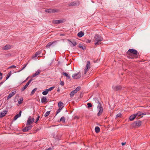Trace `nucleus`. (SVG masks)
<instances>
[{
    "instance_id": "obj_1",
    "label": "nucleus",
    "mask_w": 150,
    "mask_h": 150,
    "mask_svg": "<svg viewBox=\"0 0 150 150\" xmlns=\"http://www.w3.org/2000/svg\"><path fill=\"white\" fill-rule=\"evenodd\" d=\"M93 100L96 103L98 104L97 107V110L98 111L97 115L98 116H100L101 115L103 110V108L101 106V105L100 103V99L97 98H93Z\"/></svg>"
},
{
    "instance_id": "obj_2",
    "label": "nucleus",
    "mask_w": 150,
    "mask_h": 150,
    "mask_svg": "<svg viewBox=\"0 0 150 150\" xmlns=\"http://www.w3.org/2000/svg\"><path fill=\"white\" fill-rule=\"evenodd\" d=\"M94 44L96 45H98L101 43V42L103 40V38L99 35H96L94 37Z\"/></svg>"
},
{
    "instance_id": "obj_3",
    "label": "nucleus",
    "mask_w": 150,
    "mask_h": 150,
    "mask_svg": "<svg viewBox=\"0 0 150 150\" xmlns=\"http://www.w3.org/2000/svg\"><path fill=\"white\" fill-rule=\"evenodd\" d=\"M127 53L129 54H133L134 55V56L132 58H138L139 55V53L137 51L133 48L129 49L127 52ZM131 58H132L131 57Z\"/></svg>"
},
{
    "instance_id": "obj_4",
    "label": "nucleus",
    "mask_w": 150,
    "mask_h": 150,
    "mask_svg": "<svg viewBox=\"0 0 150 150\" xmlns=\"http://www.w3.org/2000/svg\"><path fill=\"white\" fill-rule=\"evenodd\" d=\"M142 124V122L140 120H137L135 121L132 124L133 127H138L140 126Z\"/></svg>"
},
{
    "instance_id": "obj_5",
    "label": "nucleus",
    "mask_w": 150,
    "mask_h": 150,
    "mask_svg": "<svg viewBox=\"0 0 150 150\" xmlns=\"http://www.w3.org/2000/svg\"><path fill=\"white\" fill-rule=\"evenodd\" d=\"M59 11V10L57 9H49L45 10V11L49 13H54L57 12Z\"/></svg>"
},
{
    "instance_id": "obj_6",
    "label": "nucleus",
    "mask_w": 150,
    "mask_h": 150,
    "mask_svg": "<svg viewBox=\"0 0 150 150\" xmlns=\"http://www.w3.org/2000/svg\"><path fill=\"white\" fill-rule=\"evenodd\" d=\"M61 136V134H59L57 132H56L54 133L53 137L58 140H60Z\"/></svg>"
},
{
    "instance_id": "obj_7",
    "label": "nucleus",
    "mask_w": 150,
    "mask_h": 150,
    "mask_svg": "<svg viewBox=\"0 0 150 150\" xmlns=\"http://www.w3.org/2000/svg\"><path fill=\"white\" fill-rule=\"evenodd\" d=\"M34 121V118L33 117L31 118L30 116H29L28 118L26 125H30L32 124Z\"/></svg>"
},
{
    "instance_id": "obj_8",
    "label": "nucleus",
    "mask_w": 150,
    "mask_h": 150,
    "mask_svg": "<svg viewBox=\"0 0 150 150\" xmlns=\"http://www.w3.org/2000/svg\"><path fill=\"white\" fill-rule=\"evenodd\" d=\"M79 2L78 1H76L71 2L68 5L69 6H79Z\"/></svg>"
},
{
    "instance_id": "obj_9",
    "label": "nucleus",
    "mask_w": 150,
    "mask_h": 150,
    "mask_svg": "<svg viewBox=\"0 0 150 150\" xmlns=\"http://www.w3.org/2000/svg\"><path fill=\"white\" fill-rule=\"evenodd\" d=\"M32 79H31L30 80H29L28 82L26 84V85L22 88H21V91H24L25 89H26V88L29 85L31 81H32Z\"/></svg>"
},
{
    "instance_id": "obj_10",
    "label": "nucleus",
    "mask_w": 150,
    "mask_h": 150,
    "mask_svg": "<svg viewBox=\"0 0 150 150\" xmlns=\"http://www.w3.org/2000/svg\"><path fill=\"white\" fill-rule=\"evenodd\" d=\"M72 77L74 79H78L81 77V74L80 72L78 73L74 74L72 75Z\"/></svg>"
},
{
    "instance_id": "obj_11",
    "label": "nucleus",
    "mask_w": 150,
    "mask_h": 150,
    "mask_svg": "<svg viewBox=\"0 0 150 150\" xmlns=\"http://www.w3.org/2000/svg\"><path fill=\"white\" fill-rule=\"evenodd\" d=\"M64 22V20H59L53 21V23L55 24H58L60 23H63Z\"/></svg>"
},
{
    "instance_id": "obj_12",
    "label": "nucleus",
    "mask_w": 150,
    "mask_h": 150,
    "mask_svg": "<svg viewBox=\"0 0 150 150\" xmlns=\"http://www.w3.org/2000/svg\"><path fill=\"white\" fill-rule=\"evenodd\" d=\"M55 42H51L48 43L46 45L45 47L46 48L48 49L50 48V47L52 46H54V44Z\"/></svg>"
},
{
    "instance_id": "obj_13",
    "label": "nucleus",
    "mask_w": 150,
    "mask_h": 150,
    "mask_svg": "<svg viewBox=\"0 0 150 150\" xmlns=\"http://www.w3.org/2000/svg\"><path fill=\"white\" fill-rule=\"evenodd\" d=\"M16 93V91H13L10 93L8 96L7 99L9 100L10 98L15 95Z\"/></svg>"
},
{
    "instance_id": "obj_14",
    "label": "nucleus",
    "mask_w": 150,
    "mask_h": 150,
    "mask_svg": "<svg viewBox=\"0 0 150 150\" xmlns=\"http://www.w3.org/2000/svg\"><path fill=\"white\" fill-rule=\"evenodd\" d=\"M112 88L114 91H115L121 90L122 88V87L120 86H112Z\"/></svg>"
},
{
    "instance_id": "obj_15",
    "label": "nucleus",
    "mask_w": 150,
    "mask_h": 150,
    "mask_svg": "<svg viewBox=\"0 0 150 150\" xmlns=\"http://www.w3.org/2000/svg\"><path fill=\"white\" fill-rule=\"evenodd\" d=\"M33 126L32 125H29L24 128L23 129V131H28L30 130L32 128Z\"/></svg>"
},
{
    "instance_id": "obj_16",
    "label": "nucleus",
    "mask_w": 150,
    "mask_h": 150,
    "mask_svg": "<svg viewBox=\"0 0 150 150\" xmlns=\"http://www.w3.org/2000/svg\"><path fill=\"white\" fill-rule=\"evenodd\" d=\"M135 117H137V113L136 114H134L133 115H131L130 117L129 118V119L130 121H132L134 120Z\"/></svg>"
},
{
    "instance_id": "obj_17",
    "label": "nucleus",
    "mask_w": 150,
    "mask_h": 150,
    "mask_svg": "<svg viewBox=\"0 0 150 150\" xmlns=\"http://www.w3.org/2000/svg\"><path fill=\"white\" fill-rule=\"evenodd\" d=\"M7 111L6 110H4L0 113V117H2L5 116L7 113Z\"/></svg>"
},
{
    "instance_id": "obj_18",
    "label": "nucleus",
    "mask_w": 150,
    "mask_h": 150,
    "mask_svg": "<svg viewBox=\"0 0 150 150\" xmlns=\"http://www.w3.org/2000/svg\"><path fill=\"white\" fill-rule=\"evenodd\" d=\"M22 111L20 110L18 114H16L14 117L13 120H16L17 118L20 117L21 115Z\"/></svg>"
},
{
    "instance_id": "obj_19",
    "label": "nucleus",
    "mask_w": 150,
    "mask_h": 150,
    "mask_svg": "<svg viewBox=\"0 0 150 150\" xmlns=\"http://www.w3.org/2000/svg\"><path fill=\"white\" fill-rule=\"evenodd\" d=\"M40 70L39 69H38L34 74L32 75V77L33 78L35 77L36 76L38 75L40 73Z\"/></svg>"
},
{
    "instance_id": "obj_20",
    "label": "nucleus",
    "mask_w": 150,
    "mask_h": 150,
    "mask_svg": "<svg viewBox=\"0 0 150 150\" xmlns=\"http://www.w3.org/2000/svg\"><path fill=\"white\" fill-rule=\"evenodd\" d=\"M146 113H143L140 112H138L137 113V117H139L141 116L142 115H146Z\"/></svg>"
},
{
    "instance_id": "obj_21",
    "label": "nucleus",
    "mask_w": 150,
    "mask_h": 150,
    "mask_svg": "<svg viewBox=\"0 0 150 150\" xmlns=\"http://www.w3.org/2000/svg\"><path fill=\"white\" fill-rule=\"evenodd\" d=\"M84 35V33L82 31H80L77 34V35L79 38H81Z\"/></svg>"
},
{
    "instance_id": "obj_22",
    "label": "nucleus",
    "mask_w": 150,
    "mask_h": 150,
    "mask_svg": "<svg viewBox=\"0 0 150 150\" xmlns=\"http://www.w3.org/2000/svg\"><path fill=\"white\" fill-rule=\"evenodd\" d=\"M11 48V46L10 45H7L4 46L3 47V49L4 50H7Z\"/></svg>"
},
{
    "instance_id": "obj_23",
    "label": "nucleus",
    "mask_w": 150,
    "mask_h": 150,
    "mask_svg": "<svg viewBox=\"0 0 150 150\" xmlns=\"http://www.w3.org/2000/svg\"><path fill=\"white\" fill-rule=\"evenodd\" d=\"M76 93V91H75L74 90L71 92L70 94V97L71 98H72L74 96V95Z\"/></svg>"
},
{
    "instance_id": "obj_24",
    "label": "nucleus",
    "mask_w": 150,
    "mask_h": 150,
    "mask_svg": "<svg viewBox=\"0 0 150 150\" xmlns=\"http://www.w3.org/2000/svg\"><path fill=\"white\" fill-rule=\"evenodd\" d=\"M47 100V99L45 97H43L41 99V101L42 103H45Z\"/></svg>"
},
{
    "instance_id": "obj_25",
    "label": "nucleus",
    "mask_w": 150,
    "mask_h": 150,
    "mask_svg": "<svg viewBox=\"0 0 150 150\" xmlns=\"http://www.w3.org/2000/svg\"><path fill=\"white\" fill-rule=\"evenodd\" d=\"M62 74L64 75L68 79H69L70 78V76L67 73L64 72L62 73Z\"/></svg>"
},
{
    "instance_id": "obj_26",
    "label": "nucleus",
    "mask_w": 150,
    "mask_h": 150,
    "mask_svg": "<svg viewBox=\"0 0 150 150\" xmlns=\"http://www.w3.org/2000/svg\"><path fill=\"white\" fill-rule=\"evenodd\" d=\"M64 106H62L61 108H59L58 109L56 112V114L55 115V116L57 115L59 113L61 110L62 108H63Z\"/></svg>"
},
{
    "instance_id": "obj_27",
    "label": "nucleus",
    "mask_w": 150,
    "mask_h": 150,
    "mask_svg": "<svg viewBox=\"0 0 150 150\" xmlns=\"http://www.w3.org/2000/svg\"><path fill=\"white\" fill-rule=\"evenodd\" d=\"M68 41H69L72 44V46L73 47L77 45L76 42L74 41H73V42L69 40H68ZM71 47L72 46L71 45Z\"/></svg>"
},
{
    "instance_id": "obj_28",
    "label": "nucleus",
    "mask_w": 150,
    "mask_h": 150,
    "mask_svg": "<svg viewBox=\"0 0 150 150\" xmlns=\"http://www.w3.org/2000/svg\"><path fill=\"white\" fill-rule=\"evenodd\" d=\"M63 103L61 101H60L58 103V106L59 108H61L63 106Z\"/></svg>"
},
{
    "instance_id": "obj_29",
    "label": "nucleus",
    "mask_w": 150,
    "mask_h": 150,
    "mask_svg": "<svg viewBox=\"0 0 150 150\" xmlns=\"http://www.w3.org/2000/svg\"><path fill=\"white\" fill-rule=\"evenodd\" d=\"M90 62L89 61H87V62L86 67L89 69L90 68Z\"/></svg>"
},
{
    "instance_id": "obj_30",
    "label": "nucleus",
    "mask_w": 150,
    "mask_h": 150,
    "mask_svg": "<svg viewBox=\"0 0 150 150\" xmlns=\"http://www.w3.org/2000/svg\"><path fill=\"white\" fill-rule=\"evenodd\" d=\"M37 88H34L31 91V94H30V95H33L34 94L35 91L37 90Z\"/></svg>"
},
{
    "instance_id": "obj_31",
    "label": "nucleus",
    "mask_w": 150,
    "mask_h": 150,
    "mask_svg": "<svg viewBox=\"0 0 150 150\" xmlns=\"http://www.w3.org/2000/svg\"><path fill=\"white\" fill-rule=\"evenodd\" d=\"M60 121H62L63 123H64L65 122V118L64 117H62L60 118Z\"/></svg>"
},
{
    "instance_id": "obj_32",
    "label": "nucleus",
    "mask_w": 150,
    "mask_h": 150,
    "mask_svg": "<svg viewBox=\"0 0 150 150\" xmlns=\"http://www.w3.org/2000/svg\"><path fill=\"white\" fill-rule=\"evenodd\" d=\"M48 93V91L47 90V89L45 90L42 92V94L44 95H46Z\"/></svg>"
},
{
    "instance_id": "obj_33",
    "label": "nucleus",
    "mask_w": 150,
    "mask_h": 150,
    "mask_svg": "<svg viewBox=\"0 0 150 150\" xmlns=\"http://www.w3.org/2000/svg\"><path fill=\"white\" fill-rule=\"evenodd\" d=\"M23 99L22 98H20L18 101V103L19 104H21L23 102Z\"/></svg>"
},
{
    "instance_id": "obj_34",
    "label": "nucleus",
    "mask_w": 150,
    "mask_h": 150,
    "mask_svg": "<svg viewBox=\"0 0 150 150\" xmlns=\"http://www.w3.org/2000/svg\"><path fill=\"white\" fill-rule=\"evenodd\" d=\"M79 47L80 48H81L82 50H85L86 49V48L85 47H83L81 45V44L79 45Z\"/></svg>"
},
{
    "instance_id": "obj_35",
    "label": "nucleus",
    "mask_w": 150,
    "mask_h": 150,
    "mask_svg": "<svg viewBox=\"0 0 150 150\" xmlns=\"http://www.w3.org/2000/svg\"><path fill=\"white\" fill-rule=\"evenodd\" d=\"M50 111H48L46 112L45 114L44 115L45 117H47L48 116L49 114L50 113Z\"/></svg>"
},
{
    "instance_id": "obj_36",
    "label": "nucleus",
    "mask_w": 150,
    "mask_h": 150,
    "mask_svg": "<svg viewBox=\"0 0 150 150\" xmlns=\"http://www.w3.org/2000/svg\"><path fill=\"white\" fill-rule=\"evenodd\" d=\"M95 131H100V129L99 127L96 126L95 128Z\"/></svg>"
},
{
    "instance_id": "obj_37",
    "label": "nucleus",
    "mask_w": 150,
    "mask_h": 150,
    "mask_svg": "<svg viewBox=\"0 0 150 150\" xmlns=\"http://www.w3.org/2000/svg\"><path fill=\"white\" fill-rule=\"evenodd\" d=\"M81 88L80 87L78 86L76 88V89L74 90L77 93L78 91L80 90Z\"/></svg>"
},
{
    "instance_id": "obj_38",
    "label": "nucleus",
    "mask_w": 150,
    "mask_h": 150,
    "mask_svg": "<svg viewBox=\"0 0 150 150\" xmlns=\"http://www.w3.org/2000/svg\"><path fill=\"white\" fill-rule=\"evenodd\" d=\"M27 64H28V63L26 64H25L24 65V67H22L21 69L19 71H18V72H20L22 70H23V69H24L25 67L27 65Z\"/></svg>"
},
{
    "instance_id": "obj_39",
    "label": "nucleus",
    "mask_w": 150,
    "mask_h": 150,
    "mask_svg": "<svg viewBox=\"0 0 150 150\" xmlns=\"http://www.w3.org/2000/svg\"><path fill=\"white\" fill-rule=\"evenodd\" d=\"M88 108H90L92 106V105L91 103H87Z\"/></svg>"
},
{
    "instance_id": "obj_40",
    "label": "nucleus",
    "mask_w": 150,
    "mask_h": 150,
    "mask_svg": "<svg viewBox=\"0 0 150 150\" xmlns=\"http://www.w3.org/2000/svg\"><path fill=\"white\" fill-rule=\"evenodd\" d=\"M54 86L51 87L50 88H49L47 89V90L48 91H51L54 88Z\"/></svg>"
},
{
    "instance_id": "obj_41",
    "label": "nucleus",
    "mask_w": 150,
    "mask_h": 150,
    "mask_svg": "<svg viewBox=\"0 0 150 150\" xmlns=\"http://www.w3.org/2000/svg\"><path fill=\"white\" fill-rule=\"evenodd\" d=\"M89 69L87 68L86 67L84 69V74H86L87 72L88 71Z\"/></svg>"
},
{
    "instance_id": "obj_42",
    "label": "nucleus",
    "mask_w": 150,
    "mask_h": 150,
    "mask_svg": "<svg viewBox=\"0 0 150 150\" xmlns=\"http://www.w3.org/2000/svg\"><path fill=\"white\" fill-rule=\"evenodd\" d=\"M121 113H119L116 116V118H117V117H121Z\"/></svg>"
},
{
    "instance_id": "obj_43",
    "label": "nucleus",
    "mask_w": 150,
    "mask_h": 150,
    "mask_svg": "<svg viewBox=\"0 0 150 150\" xmlns=\"http://www.w3.org/2000/svg\"><path fill=\"white\" fill-rule=\"evenodd\" d=\"M16 67V66L15 65H12V66L9 67L8 68V69H10V68H15Z\"/></svg>"
},
{
    "instance_id": "obj_44",
    "label": "nucleus",
    "mask_w": 150,
    "mask_h": 150,
    "mask_svg": "<svg viewBox=\"0 0 150 150\" xmlns=\"http://www.w3.org/2000/svg\"><path fill=\"white\" fill-rule=\"evenodd\" d=\"M40 116L38 115L37 118L36 119L35 123H36L38 121V120L40 118Z\"/></svg>"
},
{
    "instance_id": "obj_45",
    "label": "nucleus",
    "mask_w": 150,
    "mask_h": 150,
    "mask_svg": "<svg viewBox=\"0 0 150 150\" xmlns=\"http://www.w3.org/2000/svg\"><path fill=\"white\" fill-rule=\"evenodd\" d=\"M10 76L11 75H10V74H8L7 75L6 78V80L8 79Z\"/></svg>"
},
{
    "instance_id": "obj_46",
    "label": "nucleus",
    "mask_w": 150,
    "mask_h": 150,
    "mask_svg": "<svg viewBox=\"0 0 150 150\" xmlns=\"http://www.w3.org/2000/svg\"><path fill=\"white\" fill-rule=\"evenodd\" d=\"M37 56L36 54H34L32 57V59H34Z\"/></svg>"
},
{
    "instance_id": "obj_47",
    "label": "nucleus",
    "mask_w": 150,
    "mask_h": 150,
    "mask_svg": "<svg viewBox=\"0 0 150 150\" xmlns=\"http://www.w3.org/2000/svg\"><path fill=\"white\" fill-rule=\"evenodd\" d=\"M64 81H62L60 82V84L61 86H63L64 85Z\"/></svg>"
},
{
    "instance_id": "obj_48",
    "label": "nucleus",
    "mask_w": 150,
    "mask_h": 150,
    "mask_svg": "<svg viewBox=\"0 0 150 150\" xmlns=\"http://www.w3.org/2000/svg\"><path fill=\"white\" fill-rule=\"evenodd\" d=\"M40 52H36L35 53V54H36V55H37L38 56V55L40 54Z\"/></svg>"
},
{
    "instance_id": "obj_49",
    "label": "nucleus",
    "mask_w": 150,
    "mask_h": 150,
    "mask_svg": "<svg viewBox=\"0 0 150 150\" xmlns=\"http://www.w3.org/2000/svg\"><path fill=\"white\" fill-rule=\"evenodd\" d=\"M45 150H52V149L51 147H49L48 149H46Z\"/></svg>"
},
{
    "instance_id": "obj_50",
    "label": "nucleus",
    "mask_w": 150,
    "mask_h": 150,
    "mask_svg": "<svg viewBox=\"0 0 150 150\" xmlns=\"http://www.w3.org/2000/svg\"><path fill=\"white\" fill-rule=\"evenodd\" d=\"M126 144V142H122V146H124V145L125 144Z\"/></svg>"
},
{
    "instance_id": "obj_51",
    "label": "nucleus",
    "mask_w": 150,
    "mask_h": 150,
    "mask_svg": "<svg viewBox=\"0 0 150 150\" xmlns=\"http://www.w3.org/2000/svg\"><path fill=\"white\" fill-rule=\"evenodd\" d=\"M8 74H10V75L11 76V71H10L9 72Z\"/></svg>"
},
{
    "instance_id": "obj_52",
    "label": "nucleus",
    "mask_w": 150,
    "mask_h": 150,
    "mask_svg": "<svg viewBox=\"0 0 150 150\" xmlns=\"http://www.w3.org/2000/svg\"><path fill=\"white\" fill-rule=\"evenodd\" d=\"M28 79V77L27 78V79H26V80H25L23 82L24 83V82H25Z\"/></svg>"
},
{
    "instance_id": "obj_53",
    "label": "nucleus",
    "mask_w": 150,
    "mask_h": 150,
    "mask_svg": "<svg viewBox=\"0 0 150 150\" xmlns=\"http://www.w3.org/2000/svg\"><path fill=\"white\" fill-rule=\"evenodd\" d=\"M2 74L0 72V76H2Z\"/></svg>"
},
{
    "instance_id": "obj_54",
    "label": "nucleus",
    "mask_w": 150,
    "mask_h": 150,
    "mask_svg": "<svg viewBox=\"0 0 150 150\" xmlns=\"http://www.w3.org/2000/svg\"><path fill=\"white\" fill-rule=\"evenodd\" d=\"M3 77L1 76L0 78V80H1L2 79Z\"/></svg>"
},
{
    "instance_id": "obj_55",
    "label": "nucleus",
    "mask_w": 150,
    "mask_h": 150,
    "mask_svg": "<svg viewBox=\"0 0 150 150\" xmlns=\"http://www.w3.org/2000/svg\"><path fill=\"white\" fill-rule=\"evenodd\" d=\"M60 91V90L59 89H58V90H57V91L58 92H59Z\"/></svg>"
},
{
    "instance_id": "obj_56",
    "label": "nucleus",
    "mask_w": 150,
    "mask_h": 150,
    "mask_svg": "<svg viewBox=\"0 0 150 150\" xmlns=\"http://www.w3.org/2000/svg\"><path fill=\"white\" fill-rule=\"evenodd\" d=\"M91 42V40H88V42Z\"/></svg>"
},
{
    "instance_id": "obj_57",
    "label": "nucleus",
    "mask_w": 150,
    "mask_h": 150,
    "mask_svg": "<svg viewBox=\"0 0 150 150\" xmlns=\"http://www.w3.org/2000/svg\"><path fill=\"white\" fill-rule=\"evenodd\" d=\"M96 133H98L99 132H95Z\"/></svg>"
},
{
    "instance_id": "obj_58",
    "label": "nucleus",
    "mask_w": 150,
    "mask_h": 150,
    "mask_svg": "<svg viewBox=\"0 0 150 150\" xmlns=\"http://www.w3.org/2000/svg\"><path fill=\"white\" fill-rule=\"evenodd\" d=\"M6 133V134H9V133Z\"/></svg>"
}]
</instances>
